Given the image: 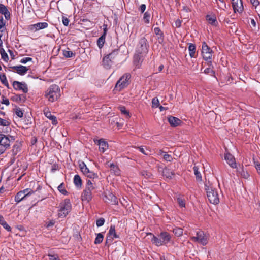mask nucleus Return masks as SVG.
I'll list each match as a JSON object with an SVG mask.
<instances>
[{
  "label": "nucleus",
  "instance_id": "1",
  "mask_svg": "<svg viewBox=\"0 0 260 260\" xmlns=\"http://www.w3.org/2000/svg\"><path fill=\"white\" fill-rule=\"evenodd\" d=\"M148 235L151 236L152 243L157 246L166 245L171 240V235L167 232H161L158 237L150 233H148Z\"/></svg>",
  "mask_w": 260,
  "mask_h": 260
},
{
  "label": "nucleus",
  "instance_id": "2",
  "mask_svg": "<svg viewBox=\"0 0 260 260\" xmlns=\"http://www.w3.org/2000/svg\"><path fill=\"white\" fill-rule=\"evenodd\" d=\"M60 96V89L56 84L50 85L45 91L44 97L50 102L57 101Z\"/></svg>",
  "mask_w": 260,
  "mask_h": 260
},
{
  "label": "nucleus",
  "instance_id": "3",
  "mask_svg": "<svg viewBox=\"0 0 260 260\" xmlns=\"http://www.w3.org/2000/svg\"><path fill=\"white\" fill-rule=\"evenodd\" d=\"M205 190L206 191L207 196L209 202L213 204L216 205L219 202V198L217 191L213 188L212 185L209 182L205 183Z\"/></svg>",
  "mask_w": 260,
  "mask_h": 260
},
{
  "label": "nucleus",
  "instance_id": "4",
  "mask_svg": "<svg viewBox=\"0 0 260 260\" xmlns=\"http://www.w3.org/2000/svg\"><path fill=\"white\" fill-rule=\"evenodd\" d=\"M1 132L0 131V153H4L6 150L10 148L11 143L14 141L15 138L13 136L6 135Z\"/></svg>",
  "mask_w": 260,
  "mask_h": 260
},
{
  "label": "nucleus",
  "instance_id": "5",
  "mask_svg": "<svg viewBox=\"0 0 260 260\" xmlns=\"http://www.w3.org/2000/svg\"><path fill=\"white\" fill-rule=\"evenodd\" d=\"M213 52L206 42H204L202 45V56L203 59L207 61L210 66H212V57Z\"/></svg>",
  "mask_w": 260,
  "mask_h": 260
},
{
  "label": "nucleus",
  "instance_id": "6",
  "mask_svg": "<svg viewBox=\"0 0 260 260\" xmlns=\"http://www.w3.org/2000/svg\"><path fill=\"white\" fill-rule=\"evenodd\" d=\"M60 209L58 211L59 217H65L70 212L72 208L71 202L69 199H66L60 204Z\"/></svg>",
  "mask_w": 260,
  "mask_h": 260
},
{
  "label": "nucleus",
  "instance_id": "7",
  "mask_svg": "<svg viewBox=\"0 0 260 260\" xmlns=\"http://www.w3.org/2000/svg\"><path fill=\"white\" fill-rule=\"evenodd\" d=\"M131 78L129 74L123 75L117 82L115 86L116 90L120 91L129 85V80Z\"/></svg>",
  "mask_w": 260,
  "mask_h": 260
},
{
  "label": "nucleus",
  "instance_id": "8",
  "mask_svg": "<svg viewBox=\"0 0 260 260\" xmlns=\"http://www.w3.org/2000/svg\"><path fill=\"white\" fill-rule=\"evenodd\" d=\"M149 44L145 37L141 38L137 46L136 52L140 54H146L148 51Z\"/></svg>",
  "mask_w": 260,
  "mask_h": 260
},
{
  "label": "nucleus",
  "instance_id": "9",
  "mask_svg": "<svg viewBox=\"0 0 260 260\" xmlns=\"http://www.w3.org/2000/svg\"><path fill=\"white\" fill-rule=\"evenodd\" d=\"M191 240L193 242L200 243L203 245H206L207 243L208 237L203 231H199L197 232L195 236L191 237Z\"/></svg>",
  "mask_w": 260,
  "mask_h": 260
},
{
  "label": "nucleus",
  "instance_id": "10",
  "mask_svg": "<svg viewBox=\"0 0 260 260\" xmlns=\"http://www.w3.org/2000/svg\"><path fill=\"white\" fill-rule=\"evenodd\" d=\"M79 167L81 172L87 177L93 179L97 178L98 177L97 174H95L93 172L90 171L84 162H81L79 164Z\"/></svg>",
  "mask_w": 260,
  "mask_h": 260
},
{
  "label": "nucleus",
  "instance_id": "11",
  "mask_svg": "<svg viewBox=\"0 0 260 260\" xmlns=\"http://www.w3.org/2000/svg\"><path fill=\"white\" fill-rule=\"evenodd\" d=\"M118 53L117 51H114L111 53L105 56L103 59V64L106 69L110 68L111 65V59L114 57V55H116Z\"/></svg>",
  "mask_w": 260,
  "mask_h": 260
},
{
  "label": "nucleus",
  "instance_id": "12",
  "mask_svg": "<svg viewBox=\"0 0 260 260\" xmlns=\"http://www.w3.org/2000/svg\"><path fill=\"white\" fill-rule=\"evenodd\" d=\"M232 7L235 13H241L243 12L244 8L241 0H231Z\"/></svg>",
  "mask_w": 260,
  "mask_h": 260
},
{
  "label": "nucleus",
  "instance_id": "13",
  "mask_svg": "<svg viewBox=\"0 0 260 260\" xmlns=\"http://www.w3.org/2000/svg\"><path fill=\"white\" fill-rule=\"evenodd\" d=\"M118 238V235L116 233L115 225H111L106 237V243L112 242L115 238L117 239Z\"/></svg>",
  "mask_w": 260,
  "mask_h": 260
},
{
  "label": "nucleus",
  "instance_id": "14",
  "mask_svg": "<svg viewBox=\"0 0 260 260\" xmlns=\"http://www.w3.org/2000/svg\"><path fill=\"white\" fill-rule=\"evenodd\" d=\"M13 86L15 90H22L24 93L28 92L27 86L25 83L15 81L13 83Z\"/></svg>",
  "mask_w": 260,
  "mask_h": 260
},
{
  "label": "nucleus",
  "instance_id": "15",
  "mask_svg": "<svg viewBox=\"0 0 260 260\" xmlns=\"http://www.w3.org/2000/svg\"><path fill=\"white\" fill-rule=\"evenodd\" d=\"M146 54H140L136 52L134 56L133 62L135 67L139 68L143 61L144 56Z\"/></svg>",
  "mask_w": 260,
  "mask_h": 260
},
{
  "label": "nucleus",
  "instance_id": "16",
  "mask_svg": "<svg viewBox=\"0 0 260 260\" xmlns=\"http://www.w3.org/2000/svg\"><path fill=\"white\" fill-rule=\"evenodd\" d=\"M104 200L106 202L108 203L114 205L118 204V200L116 197L110 192H108L105 194Z\"/></svg>",
  "mask_w": 260,
  "mask_h": 260
},
{
  "label": "nucleus",
  "instance_id": "17",
  "mask_svg": "<svg viewBox=\"0 0 260 260\" xmlns=\"http://www.w3.org/2000/svg\"><path fill=\"white\" fill-rule=\"evenodd\" d=\"M48 24L46 22H39L29 26V29L31 31H36L40 29L46 28Z\"/></svg>",
  "mask_w": 260,
  "mask_h": 260
},
{
  "label": "nucleus",
  "instance_id": "18",
  "mask_svg": "<svg viewBox=\"0 0 260 260\" xmlns=\"http://www.w3.org/2000/svg\"><path fill=\"white\" fill-rule=\"evenodd\" d=\"M224 159L229 165L233 168H236V162L234 157L229 153H226L224 154Z\"/></svg>",
  "mask_w": 260,
  "mask_h": 260
},
{
  "label": "nucleus",
  "instance_id": "19",
  "mask_svg": "<svg viewBox=\"0 0 260 260\" xmlns=\"http://www.w3.org/2000/svg\"><path fill=\"white\" fill-rule=\"evenodd\" d=\"M94 142L99 145V151L102 153L104 152L108 148V143L102 139L94 140Z\"/></svg>",
  "mask_w": 260,
  "mask_h": 260
},
{
  "label": "nucleus",
  "instance_id": "20",
  "mask_svg": "<svg viewBox=\"0 0 260 260\" xmlns=\"http://www.w3.org/2000/svg\"><path fill=\"white\" fill-rule=\"evenodd\" d=\"M92 193L84 189L81 194V199L83 202L88 203L92 199Z\"/></svg>",
  "mask_w": 260,
  "mask_h": 260
},
{
  "label": "nucleus",
  "instance_id": "21",
  "mask_svg": "<svg viewBox=\"0 0 260 260\" xmlns=\"http://www.w3.org/2000/svg\"><path fill=\"white\" fill-rule=\"evenodd\" d=\"M0 14L4 15L6 20H9L11 18V14L7 7L0 3Z\"/></svg>",
  "mask_w": 260,
  "mask_h": 260
},
{
  "label": "nucleus",
  "instance_id": "22",
  "mask_svg": "<svg viewBox=\"0 0 260 260\" xmlns=\"http://www.w3.org/2000/svg\"><path fill=\"white\" fill-rule=\"evenodd\" d=\"M168 122L172 126L176 127L180 124L181 121L177 117L170 116L168 117Z\"/></svg>",
  "mask_w": 260,
  "mask_h": 260
},
{
  "label": "nucleus",
  "instance_id": "23",
  "mask_svg": "<svg viewBox=\"0 0 260 260\" xmlns=\"http://www.w3.org/2000/svg\"><path fill=\"white\" fill-rule=\"evenodd\" d=\"M11 68L16 69L17 70V73L21 75L25 74L28 71V69L26 67L22 65L13 66Z\"/></svg>",
  "mask_w": 260,
  "mask_h": 260
},
{
  "label": "nucleus",
  "instance_id": "24",
  "mask_svg": "<svg viewBox=\"0 0 260 260\" xmlns=\"http://www.w3.org/2000/svg\"><path fill=\"white\" fill-rule=\"evenodd\" d=\"M96 188V185L90 180L86 182L85 189L93 194L94 189Z\"/></svg>",
  "mask_w": 260,
  "mask_h": 260
},
{
  "label": "nucleus",
  "instance_id": "25",
  "mask_svg": "<svg viewBox=\"0 0 260 260\" xmlns=\"http://www.w3.org/2000/svg\"><path fill=\"white\" fill-rule=\"evenodd\" d=\"M44 113L45 116L48 118L49 119L51 120L52 123L53 125H56L57 124V120L56 119V117L52 115L51 113L49 111H44Z\"/></svg>",
  "mask_w": 260,
  "mask_h": 260
},
{
  "label": "nucleus",
  "instance_id": "26",
  "mask_svg": "<svg viewBox=\"0 0 260 260\" xmlns=\"http://www.w3.org/2000/svg\"><path fill=\"white\" fill-rule=\"evenodd\" d=\"M107 165L110 168L111 171L115 175L119 176L120 175V170L118 167L113 163H110Z\"/></svg>",
  "mask_w": 260,
  "mask_h": 260
},
{
  "label": "nucleus",
  "instance_id": "27",
  "mask_svg": "<svg viewBox=\"0 0 260 260\" xmlns=\"http://www.w3.org/2000/svg\"><path fill=\"white\" fill-rule=\"evenodd\" d=\"M206 20L211 25H216L217 22L216 17L214 15H207Z\"/></svg>",
  "mask_w": 260,
  "mask_h": 260
},
{
  "label": "nucleus",
  "instance_id": "28",
  "mask_svg": "<svg viewBox=\"0 0 260 260\" xmlns=\"http://www.w3.org/2000/svg\"><path fill=\"white\" fill-rule=\"evenodd\" d=\"M10 125V122L7 120V119H4L1 118H0V126L6 127L5 128V131H2L3 132H8V128L10 129V128L8 127V126Z\"/></svg>",
  "mask_w": 260,
  "mask_h": 260
},
{
  "label": "nucleus",
  "instance_id": "29",
  "mask_svg": "<svg viewBox=\"0 0 260 260\" xmlns=\"http://www.w3.org/2000/svg\"><path fill=\"white\" fill-rule=\"evenodd\" d=\"M196 47L194 44L190 43L188 47L189 55L191 58L195 57Z\"/></svg>",
  "mask_w": 260,
  "mask_h": 260
},
{
  "label": "nucleus",
  "instance_id": "30",
  "mask_svg": "<svg viewBox=\"0 0 260 260\" xmlns=\"http://www.w3.org/2000/svg\"><path fill=\"white\" fill-rule=\"evenodd\" d=\"M74 183L77 187L80 188L82 185V180L78 175H75L74 177Z\"/></svg>",
  "mask_w": 260,
  "mask_h": 260
},
{
  "label": "nucleus",
  "instance_id": "31",
  "mask_svg": "<svg viewBox=\"0 0 260 260\" xmlns=\"http://www.w3.org/2000/svg\"><path fill=\"white\" fill-rule=\"evenodd\" d=\"M105 34H103L97 41V45L99 48L101 49L105 42Z\"/></svg>",
  "mask_w": 260,
  "mask_h": 260
},
{
  "label": "nucleus",
  "instance_id": "32",
  "mask_svg": "<svg viewBox=\"0 0 260 260\" xmlns=\"http://www.w3.org/2000/svg\"><path fill=\"white\" fill-rule=\"evenodd\" d=\"M0 224L8 231H11V228L5 221L4 217L0 215Z\"/></svg>",
  "mask_w": 260,
  "mask_h": 260
},
{
  "label": "nucleus",
  "instance_id": "33",
  "mask_svg": "<svg viewBox=\"0 0 260 260\" xmlns=\"http://www.w3.org/2000/svg\"><path fill=\"white\" fill-rule=\"evenodd\" d=\"M163 174L166 178H171L174 175V173L169 169L165 168L163 171Z\"/></svg>",
  "mask_w": 260,
  "mask_h": 260
},
{
  "label": "nucleus",
  "instance_id": "34",
  "mask_svg": "<svg viewBox=\"0 0 260 260\" xmlns=\"http://www.w3.org/2000/svg\"><path fill=\"white\" fill-rule=\"evenodd\" d=\"M13 99L17 102L23 103L26 100V96L24 94L15 95Z\"/></svg>",
  "mask_w": 260,
  "mask_h": 260
},
{
  "label": "nucleus",
  "instance_id": "35",
  "mask_svg": "<svg viewBox=\"0 0 260 260\" xmlns=\"http://www.w3.org/2000/svg\"><path fill=\"white\" fill-rule=\"evenodd\" d=\"M238 173L241 175V176L244 178H248L249 176V174L248 172L244 170L243 167L240 168L238 171Z\"/></svg>",
  "mask_w": 260,
  "mask_h": 260
},
{
  "label": "nucleus",
  "instance_id": "36",
  "mask_svg": "<svg viewBox=\"0 0 260 260\" xmlns=\"http://www.w3.org/2000/svg\"><path fill=\"white\" fill-rule=\"evenodd\" d=\"M194 175H196V179L198 180L201 181L202 180V176L200 172L199 171V168L198 167L194 166L193 168Z\"/></svg>",
  "mask_w": 260,
  "mask_h": 260
},
{
  "label": "nucleus",
  "instance_id": "37",
  "mask_svg": "<svg viewBox=\"0 0 260 260\" xmlns=\"http://www.w3.org/2000/svg\"><path fill=\"white\" fill-rule=\"evenodd\" d=\"M173 232L175 236L180 237L183 235V230L181 228H175L173 229Z\"/></svg>",
  "mask_w": 260,
  "mask_h": 260
},
{
  "label": "nucleus",
  "instance_id": "38",
  "mask_svg": "<svg viewBox=\"0 0 260 260\" xmlns=\"http://www.w3.org/2000/svg\"><path fill=\"white\" fill-rule=\"evenodd\" d=\"M138 149L139 150V151L146 155H148L150 154V151L148 150L146 146H141L138 147Z\"/></svg>",
  "mask_w": 260,
  "mask_h": 260
},
{
  "label": "nucleus",
  "instance_id": "39",
  "mask_svg": "<svg viewBox=\"0 0 260 260\" xmlns=\"http://www.w3.org/2000/svg\"><path fill=\"white\" fill-rule=\"evenodd\" d=\"M25 197H26V195L24 194L23 192H19L17 195L15 196V200L17 202H20L22 201Z\"/></svg>",
  "mask_w": 260,
  "mask_h": 260
},
{
  "label": "nucleus",
  "instance_id": "40",
  "mask_svg": "<svg viewBox=\"0 0 260 260\" xmlns=\"http://www.w3.org/2000/svg\"><path fill=\"white\" fill-rule=\"evenodd\" d=\"M104 239V236L102 233H98L96 234V237L94 240V243L95 244H98L103 241Z\"/></svg>",
  "mask_w": 260,
  "mask_h": 260
},
{
  "label": "nucleus",
  "instance_id": "41",
  "mask_svg": "<svg viewBox=\"0 0 260 260\" xmlns=\"http://www.w3.org/2000/svg\"><path fill=\"white\" fill-rule=\"evenodd\" d=\"M141 175L144 176L146 178H153V175L152 173L150 172H149L147 170H143L141 172Z\"/></svg>",
  "mask_w": 260,
  "mask_h": 260
},
{
  "label": "nucleus",
  "instance_id": "42",
  "mask_svg": "<svg viewBox=\"0 0 260 260\" xmlns=\"http://www.w3.org/2000/svg\"><path fill=\"white\" fill-rule=\"evenodd\" d=\"M160 154L163 155V158L166 161L171 162L173 160V158L171 155L167 154L163 151H160Z\"/></svg>",
  "mask_w": 260,
  "mask_h": 260
},
{
  "label": "nucleus",
  "instance_id": "43",
  "mask_svg": "<svg viewBox=\"0 0 260 260\" xmlns=\"http://www.w3.org/2000/svg\"><path fill=\"white\" fill-rule=\"evenodd\" d=\"M0 53L2 59H3L5 61L7 62L9 60V57L4 49L2 48L0 50Z\"/></svg>",
  "mask_w": 260,
  "mask_h": 260
},
{
  "label": "nucleus",
  "instance_id": "44",
  "mask_svg": "<svg viewBox=\"0 0 260 260\" xmlns=\"http://www.w3.org/2000/svg\"><path fill=\"white\" fill-rule=\"evenodd\" d=\"M58 191L62 194L66 195L68 193L67 191L66 190L64 183H61L58 187Z\"/></svg>",
  "mask_w": 260,
  "mask_h": 260
},
{
  "label": "nucleus",
  "instance_id": "45",
  "mask_svg": "<svg viewBox=\"0 0 260 260\" xmlns=\"http://www.w3.org/2000/svg\"><path fill=\"white\" fill-rule=\"evenodd\" d=\"M21 144L17 142L13 147V151L15 153H17L20 151Z\"/></svg>",
  "mask_w": 260,
  "mask_h": 260
},
{
  "label": "nucleus",
  "instance_id": "46",
  "mask_svg": "<svg viewBox=\"0 0 260 260\" xmlns=\"http://www.w3.org/2000/svg\"><path fill=\"white\" fill-rule=\"evenodd\" d=\"M63 55L64 56L67 58H71L73 56H75V53H74L72 51L68 50H63Z\"/></svg>",
  "mask_w": 260,
  "mask_h": 260
},
{
  "label": "nucleus",
  "instance_id": "47",
  "mask_svg": "<svg viewBox=\"0 0 260 260\" xmlns=\"http://www.w3.org/2000/svg\"><path fill=\"white\" fill-rule=\"evenodd\" d=\"M6 25V21L3 19V17H1L0 19V32L3 33L4 30L5 29V26Z\"/></svg>",
  "mask_w": 260,
  "mask_h": 260
},
{
  "label": "nucleus",
  "instance_id": "48",
  "mask_svg": "<svg viewBox=\"0 0 260 260\" xmlns=\"http://www.w3.org/2000/svg\"><path fill=\"white\" fill-rule=\"evenodd\" d=\"M150 14L148 12H146L143 16V20L146 23L150 22Z\"/></svg>",
  "mask_w": 260,
  "mask_h": 260
},
{
  "label": "nucleus",
  "instance_id": "49",
  "mask_svg": "<svg viewBox=\"0 0 260 260\" xmlns=\"http://www.w3.org/2000/svg\"><path fill=\"white\" fill-rule=\"evenodd\" d=\"M0 80L2 82V83L6 87H9V83L7 80L6 77L5 75L3 74L1 77H0Z\"/></svg>",
  "mask_w": 260,
  "mask_h": 260
},
{
  "label": "nucleus",
  "instance_id": "50",
  "mask_svg": "<svg viewBox=\"0 0 260 260\" xmlns=\"http://www.w3.org/2000/svg\"><path fill=\"white\" fill-rule=\"evenodd\" d=\"M159 106V101L157 98H154L152 100V107L157 108Z\"/></svg>",
  "mask_w": 260,
  "mask_h": 260
},
{
  "label": "nucleus",
  "instance_id": "51",
  "mask_svg": "<svg viewBox=\"0 0 260 260\" xmlns=\"http://www.w3.org/2000/svg\"><path fill=\"white\" fill-rule=\"evenodd\" d=\"M177 202L180 207L183 208L185 207V200L181 197H178L177 198Z\"/></svg>",
  "mask_w": 260,
  "mask_h": 260
},
{
  "label": "nucleus",
  "instance_id": "52",
  "mask_svg": "<svg viewBox=\"0 0 260 260\" xmlns=\"http://www.w3.org/2000/svg\"><path fill=\"white\" fill-rule=\"evenodd\" d=\"M208 64L209 65V67L206 68L205 69L204 73L205 74H211L213 76H214L215 72L210 68V66L209 64L207 62Z\"/></svg>",
  "mask_w": 260,
  "mask_h": 260
},
{
  "label": "nucleus",
  "instance_id": "53",
  "mask_svg": "<svg viewBox=\"0 0 260 260\" xmlns=\"http://www.w3.org/2000/svg\"><path fill=\"white\" fill-rule=\"evenodd\" d=\"M154 32L156 35L158 36V38H161L163 36V33L161 32V30L159 27L154 28Z\"/></svg>",
  "mask_w": 260,
  "mask_h": 260
},
{
  "label": "nucleus",
  "instance_id": "54",
  "mask_svg": "<svg viewBox=\"0 0 260 260\" xmlns=\"http://www.w3.org/2000/svg\"><path fill=\"white\" fill-rule=\"evenodd\" d=\"M105 223V219L103 218H101L96 220V224L98 227H100L104 225Z\"/></svg>",
  "mask_w": 260,
  "mask_h": 260
},
{
  "label": "nucleus",
  "instance_id": "55",
  "mask_svg": "<svg viewBox=\"0 0 260 260\" xmlns=\"http://www.w3.org/2000/svg\"><path fill=\"white\" fill-rule=\"evenodd\" d=\"M15 114L19 117H22L23 116V113L20 108H17L15 110Z\"/></svg>",
  "mask_w": 260,
  "mask_h": 260
},
{
  "label": "nucleus",
  "instance_id": "56",
  "mask_svg": "<svg viewBox=\"0 0 260 260\" xmlns=\"http://www.w3.org/2000/svg\"><path fill=\"white\" fill-rule=\"evenodd\" d=\"M119 109L122 113L125 114L128 117H129V112L126 110L124 107H120Z\"/></svg>",
  "mask_w": 260,
  "mask_h": 260
},
{
  "label": "nucleus",
  "instance_id": "57",
  "mask_svg": "<svg viewBox=\"0 0 260 260\" xmlns=\"http://www.w3.org/2000/svg\"><path fill=\"white\" fill-rule=\"evenodd\" d=\"M62 21L64 26H67L69 25V20L68 18L64 15L62 16Z\"/></svg>",
  "mask_w": 260,
  "mask_h": 260
},
{
  "label": "nucleus",
  "instance_id": "58",
  "mask_svg": "<svg viewBox=\"0 0 260 260\" xmlns=\"http://www.w3.org/2000/svg\"><path fill=\"white\" fill-rule=\"evenodd\" d=\"M32 59L30 57H25L21 59L20 62L23 64L26 63L27 62L32 61Z\"/></svg>",
  "mask_w": 260,
  "mask_h": 260
},
{
  "label": "nucleus",
  "instance_id": "59",
  "mask_svg": "<svg viewBox=\"0 0 260 260\" xmlns=\"http://www.w3.org/2000/svg\"><path fill=\"white\" fill-rule=\"evenodd\" d=\"M21 192H23L24 193V194L26 195V197L29 194H31L32 193H33V191L30 190V189H25L23 191H20Z\"/></svg>",
  "mask_w": 260,
  "mask_h": 260
},
{
  "label": "nucleus",
  "instance_id": "60",
  "mask_svg": "<svg viewBox=\"0 0 260 260\" xmlns=\"http://www.w3.org/2000/svg\"><path fill=\"white\" fill-rule=\"evenodd\" d=\"M2 103L3 104L6 105L7 106L9 105V104H10V102H9V100L8 99L5 98L4 97V96H3V99H2Z\"/></svg>",
  "mask_w": 260,
  "mask_h": 260
},
{
  "label": "nucleus",
  "instance_id": "61",
  "mask_svg": "<svg viewBox=\"0 0 260 260\" xmlns=\"http://www.w3.org/2000/svg\"><path fill=\"white\" fill-rule=\"evenodd\" d=\"M181 23L182 21L180 19H177L175 22V26L178 28L180 27L181 26Z\"/></svg>",
  "mask_w": 260,
  "mask_h": 260
},
{
  "label": "nucleus",
  "instance_id": "62",
  "mask_svg": "<svg viewBox=\"0 0 260 260\" xmlns=\"http://www.w3.org/2000/svg\"><path fill=\"white\" fill-rule=\"evenodd\" d=\"M146 9V5L145 4H142L140 5L139 8V10L141 12V13H143Z\"/></svg>",
  "mask_w": 260,
  "mask_h": 260
},
{
  "label": "nucleus",
  "instance_id": "63",
  "mask_svg": "<svg viewBox=\"0 0 260 260\" xmlns=\"http://www.w3.org/2000/svg\"><path fill=\"white\" fill-rule=\"evenodd\" d=\"M250 1L253 6L256 7L259 4L258 0H250Z\"/></svg>",
  "mask_w": 260,
  "mask_h": 260
},
{
  "label": "nucleus",
  "instance_id": "64",
  "mask_svg": "<svg viewBox=\"0 0 260 260\" xmlns=\"http://www.w3.org/2000/svg\"><path fill=\"white\" fill-rule=\"evenodd\" d=\"M54 224L53 221H50L49 222L46 223V226L47 228L53 226Z\"/></svg>",
  "mask_w": 260,
  "mask_h": 260
}]
</instances>
